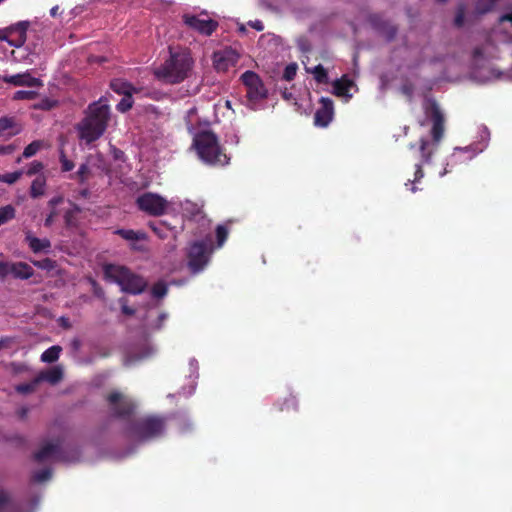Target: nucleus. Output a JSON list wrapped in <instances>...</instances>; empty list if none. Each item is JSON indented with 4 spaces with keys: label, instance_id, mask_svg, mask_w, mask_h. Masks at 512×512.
Returning a JSON list of instances; mask_svg holds the SVG:
<instances>
[{
    "label": "nucleus",
    "instance_id": "36",
    "mask_svg": "<svg viewBox=\"0 0 512 512\" xmlns=\"http://www.w3.org/2000/svg\"><path fill=\"white\" fill-rule=\"evenodd\" d=\"M216 246L222 247L224 242L227 241L228 229L224 225H218L215 229Z\"/></svg>",
    "mask_w": 512,
    "mask_h": 512
},
{
    "label": "nucleus",
    "instance_id": "44",
    "mask_svg": "<svg viewBox=\"0 0 512 512\" xmlns=\"http://www.w3.org/2000/svg\"><path fill=\"white\" fill-rule=\"evenodd\" d=\"M41 171H43V163L39 161H32L31 164L28 166V170H26V175L28 176H35V175H41Z\"/></svg>",
    "mask_w": 512,
    "mask_h": 512
},
{
    "label": "nucleus",
    "instance_id": "63",
    "mask_svg": "<svg viewBox=\"0 0 512 512\" xmlns=\"http://www.w3.org/2000/svg\"><path fill=\"white\" fill-rule=\"evenodd\" d=\"M122 313H124L128 316H132V315H134V309L127 305H122Z\"/></svg>",
    "mask_w": 512,
    "mask_h": 512
},
{
    "label": "nucleus",
    "instance_id": "47",
    "mask_svg": "<svg viewBox=\"0 0 512 512\" xmlns=\"http://www.w3.org/2000/svg\"><path fill=\"white\" fill-rule=\"evenodd\" d=\"M59 161H61L62 172H70L73 170L74 163L73 161L66 158L65 152H63V150H61V156H59Z\"/></svg>",
    "mask_w": 512,
    "mask_h": 512
},
{
    "label": "nucleus",
    "instance_id": "56",
    "mask_svg": "<svg viewBox=\"0 0 512 512\" xmlns=\"http://www.w3.org/2000/svg\"><path fill=\"white\" fill-rule=\"evenodd\" d=\"M26 41V36H20L18 35V38L16 40H11V41H8V43L11 45V46H14V47H21Z\"/></svg>",
    "mask_w": 512,
    "mask_h": 512
},
{
    "label": "nucleus",
    "instance_id": "31",
    "mask_svg": "<svg viewBox=\"0 0 512 512\" xmlns=\"http://www.w3.org/2000/svg\"><path fill=\"white\" fill-rule=\"evenodd\" d=\"M43 147L41 140H34L28 146L24 147L23 157L29 159L34 156Z\"/></svg>",
    "mask_w": 512,
    "mask_h": 512
},
{
    "label": "nucleus",
    "instance_id": "54",
    "mask_svg": "<svg viewBox=\"0 0 512 512\" xmlns=\"http://www.w3.org/2000/svg\"><path fill=\"white\" fill-rule=\"evenodd\" d=\"M149 227L153 232L157 233L158 237L164 239L165 235L162 233L161 223L150 222Z\"/></svg>",
    "mask_w": 512,
    "mask_h": 512
},
{
    "label": "nucleus",
    "instance_id": "46",
    "mask_svg": "<svg viewBox=\"0 0 512 512\" xmlns=\"http://www.w3.org/2000/svg\"><path fill=\"white\" fill-rule=\"evenodd\" d=\"M36 92L34 91H25V90H19L14 93L13 99L14 100H32L36 97Z\"/></svg>",
    "mask_w": 512,
    "mask_h": 512
},
{
    "label": "nucleus",
    "instance_id": "8",
    "mask_svg": "<svg viewBox=\"0 0 512 512\" xmlns=\"http://www.w3.org/2000/svg\"><path fill=\"white\" fill-rule=\"evenodd\" d=\"M136 206L139 211L152 217H158L164 215L167 210V200L157 193L144 192L136 198Z\"/></svg>",
    "mask_w": 512,
    "mask_h": 512
},
{
    "label": "nucleus",
    "instance_id": "43",
    "mask_svg": "<svg viewBox=\"0 0 512 512\" xmlns=\"http://www.w3.org/2000/svg\"><path fill=\"white\" fill-rule=\"evenodd\" d=\"M29 22L21 21L9 27L11 33H18L20 36H26Z\"/></svg>",
    "mask_w": 512,
    "mask_h": 512
},
{
    "label": "nucleus",
    "instance_id": "6",
    "mask_svg": "<svg viewBox=\"0 0 512 512\" xmlns=\"http://www.w3.org/2000/svg\"><path fill=\"white\" fill-rule=\"evenodd\" d=\"M85 126L83 128H107L113 123V117L107 99L101 97L98 101L88 106L87 116L85 118ZM77 128H82L78 125Z\"/></svg>",
    "mask_w": 512,
    "mask_h": 512
},
{
    "label": "nucleus",
    "instance_id": "18",
    "mask_svg": "<svg viewBox=\"0 0 512 512\" xmlns=\"http://www.w3.org/2000/svg\"><path fill=\"white\" fill-rule=\"evenodd\" d=\"M34 460L42 463L47 460H60V445L58 443H47L38 449L34 454Z\"/></svg>",
    "mask_w": 512,
    "mask_h": 512
},
{
    "label": "nucleus",
    "instance_id": "29",
    "mask_svg": "<svg viewBox=\"0 0 512 512\" xmlns=\"http://www.w3.org/2000/svg\"><path fill=\"white\" fill-rule=\"evenodd\" d=\"M31 263L37 269L48 271V272L52 271L53 269H55L57 267V262H55V260L50 259V258H44L42 260H33V261H31Z\"/></svg>",
    "mask_w": 512,
    "mask_h": 512
},
{
    "label": "nucleus",
    "instance_id": "30",
    "mask_svg": "<svg viewBox=\"0 0 512 512\" xmlns=\"http://www.w3.org/2000/svg\"><path fill=\"white\" fill-rule=\"evenodd\" d=\"M15 214L16 210H14L13 206L11 205L0 207V226L13 220Z\"/></svg>",
    "mask_w": 512,
    "mask_h": 512
},
{
    "label": "nucleus",
    "instance_id": "39",
    "mask_svg": "<svg viewBox=\"0 0 512 512\" xmlns=\"http://www.w3.org/2000/svg\"><path fill=\"white\" fill-rule=\"evenodd\" d=\"M21 176V171H14L12 173L2 174L0 176V182L6 185H13L14 183H16V181H18L21 178Z\"/></svg>",
    "mask_w": 512,
    "mask_h": 512
},
{
    "label": "nucleus",
    "instance_id": "17",
    "mask_svg": "<svg viewBox=\"0 0 512 512\" xmlns=\"http://www.w3.org/2000/svg\"><path fill=\"white\" fill-rule=\"evenodd\" d=\"M1 79L3 82L14 86L40 87L43 85L39 78L31 76L28 72L11 76H3Z\"/></svg>",
    "mask_w": 512,
    "mask_h": 512
},
{
    "label": "nucleus",
    "instance_id": "38",
    "mask_svg": "<svg viewBox=\"0 0 512 512\" xmlns=\"http://www.w3.org/2000/svg\"><path fill=\"white\" fill-rule=\"evenodd\" d=\"M79 213V206H73V209L65 211L64 222L67 227H74L76 225V218L74 217Z\"/></svg>",
    "mask_w": 512,
    "mask_h": 512
},
{
    "label": "nucleus",
    "instance_id": "16",
    "mask_svg": "<svg viewBox=\"0 0 512 512\" xmlns=\"http://www.w3.org/2000/svg\"><path fill=\"white\" fill-rule=\"evenodd\" d=\"M488 142V130H482L481 140L478 142H474L472 144L466 145L464 147H456L454 148V153H468L467 158L464 161L471 160L474 156L481 153L486 147ZM455 158V154H452V159Z\"/></svg>",
    "mask_w": 512,
    "mask_h": 512
},
{
    "label": "nucleus",
    "instance_id": "23",
    "mask_svg": "<svg viewBox=\"0 0 512 512\" xmlns=\"http://www.w3.org/2000/svg\"><path fill=\"white\" fill-rule=\"evenodd\" d=\"M12 275L15 279L28 280L33 276V269L25 262H13Z\"/></svg>",
    "mask_w": 512,
    "mask_h": 512
},
{
    "label": "nucleus",
    "instance_id": "53",
    "mask_svg": "<svg viewBox=\"0 0 512 512\" xmlns=\"http://www.w3.org/2000/svg\"><path fill=\"white\" fill-rule=\"evenodd\" d=\"M61 203H63V196L57 195L48 201V207H50V209H55Z\"/></svg>",
    "mask_w": 512,
    "mask_h": 512
},
{
    "label": "nucleus",
    "instance_id": "34",
    "mask_svg": "<svg viewBox=\"0 0 512 512\" xmlns=\"http://www.w3.org/2000/svg\"><path fill=\"white\" fill-rule=\"evenodd\" d=\"M150 294L152 297L156 299H162L167 294V285L163 281H159L152 286V290H150Z\"/></svg>",
    "mask_w": 512,
    "mask_h": 512
},
{
    "label": "nucleus",
    "instance_id": "24",
    "mask_svg": "<svg viewBox=\"0 0 512 512\" xmlns=\"http://www.w3.org/2000/svg\"><path fill=\"white\" fill-rule=\"evenodd\" d=\"M44 188H46V177L43 174H39L32 180L29 195L33 199H38L44 195Z\"/></svg>",
    "mask_w": 512,
    "mask_h": 512
},
{
    "label": "nucleus",
    "instance_id": "49",
    "mask_svg": "<svg viewBox=\"0 0 512 512\" xmlns=\"http://www.w3.org/2000/svg\"><path fill=\"white\" fill-rule=\"evenodd\" d=\"M9 274H11V263L0 261V280H4Z\"/></svg>",
    "mask_w": 512,
    "mask_h": 512
},
{
    "label": "nucleus",
    "instance_id": "51",
    "mask_svg": "<svg viewBox=\"0 0 512 512\" xmlns=\"http://www.w3.org/2000/svg\"><path fill=\"white\" fill-rule=\"evenodd\" d=\"M57 215V209L51 208L50 214L46 215L45 222H43V225H45V227L50 228L52 223H54V218H56Z\"/></svg>",
    "mask_w": 512,
    "mask_h": 512
},
{
    "label": "nucleus",
    "instance_id": "33",
    "mask_svg": "<svg viewBox=\"0 0 512 512\" xmlns=\"http://www.w3.org/2000/svg\"><path fill=\"white\" fill-rule=\"evenodd\" d=\"M51 476V470L49 468H45L34 472V474H32L31 480L32 483H45L47 480L51 479Z\"/></svg>",
    "mask_w": 512,
    "mask_h": 512
},
{
    "label": "nucleus",
    "instance_id": "60",
    "mask_svg": "<svg viewBox=\"0 0 512 512\" xmlns=\"http://www.w3.org/2000/svg\"><path fill=\"white\" fill-rule=\"evenodd\" d=\"M81 340L78 339V338H75L72 340V342H70V346H72V349L75 350V351H78L79 349H81Z\"/></svg>",
    "mask_w": 512,
    "mask_h": 512
},
{
    "label": "nucleus",
    "instance_id": "19",
    "mask_svg": "<svg viewBox=\"0 0 512 512\" xmlns=\"http://www.w3.org/2000/svg\"><path fill=\"white\" fill-rule=\"evenodd\" d=\"M369 21L374 28L381 31L386 36L387 40L390 41L396 36L397 28L385 20L380 14L371 15Z\"/></svg>",
    "mask_w": 512,
    "mask_h": 512
},
{
    "label": "nucleus",
    "instance_id": "58",
    "mask_svg": "<svg viewBox=\"0 0 512 512\" xmlns=\"http://www.w3.org/2000/svg\"><path fill=\"white\" fill-rule=\"evenodd\" d=\"M14 148L12 145H0V155H10L13 152Z\"/></svg>",
    "mask_w": 512,
    "mask_h": 512
},
{
    "label": "nucleus",
    "instance_id": "32",
    "mask_svg": "<svg viewBox=\"0 0 512 512\" xmlns=\"http://www.w3.org/2000/svg\"><path fill=\"white\" fill-rule=\"evenodd\" d=\"M496 0H478L476 3L475 11L477 14L483 15L493 9Z\"/></svg>",
    "mask_w": 512,
    "mask_h": 512
},
{
    "label": "nucleus",
    "instance_id": "25",
    "mask_svg": "<svg viewBox=\"0 0 512 512\" xmlns=\"http://www.w3.org/2000/svg\"><path fill=\"white\" fill-rule=\"evenodd\" d=\"M353 81L343 76L341 79L335 80L333 83V92L337 96L351 97L348 94L349 89L353 86Z\"/></svg>",
    "mask_w": 512,
    "mask_h": 512
},
{
    "label": "nucleus",
    "instance_id": "4",
    "mask_svg": "<svg viewBox=\"0 0 512 512\" xmlns=\"http://www.w3.org/2000/svg\"><path fill=\"white\" fill-rule=\"evenodd\" d=\"M105 275L119 285L122 291L131 295H139L147 287V282L141 276L125 266L108 265L105 268Z\"/></svg>",
    "mask_w": 512,
    "mask_h": 512
},
{
    "label": "nucleus",
    "instance_id": "20",
    "mask_svg": "<svg viewBox=\"0 0 512 512\" xmlns=\"http://www.w3.org/2000/svg\"><path fill=\"white\" fill-rule=\"evenodd\" d=\"M63 373L60 367H51L50 369L43 370L32 379L35 383L47 382L51 385H56L62 380Z\"/></svg>",
    "mask_w": 512,
    "mask_h": 512
},
{
    "label": "nucleus",
    "instance_id": "21",
    "mask_svg": "<svg viewBox=\"0 0 512 512\" xmlns=\"http://www.w3.org/2000/svg\"><path fill=\"white\" fill-rule=\"evenodd\" d=\"M26 242H28L29 249L32 253L37 254L41 252H47L51 249V241L47 238H37L32 234H26Z\"/></svg>",
    "mask_w": 512,
    "mask_h": 512
},
{
    "label": "nucleus",
    "instance_id": "59",
    "mask_svg": "<svg viewBox=\"0 0 512 512\" xmlns=\"http://www.w3.org/2000/svg\"><path fill=\"white\" fill-rule=\"evenodd\" d=\"M9 34H11L9 28H7V29H0V40L1 41H6V42L10 41L9 38H8Z\"/></svg>",
    "mask_w": 512,
    "mask_h": 512
},
{
    "label": "nucleus",
    "instance_id": "55",
    "mask_svg": "<svg viewBox=\"0 0 512 512\" xmlns=\"http://www.w3.org/2000/svg\"><path fill=\"white\" fill-rule=\"evenodd\" d=\"M297 43H298V47L303 52H307V51L310 50V45H309L308 40L306 38H303V37L299 38Z\"/></svg>",
    "mask_w": 512,
    "mask_h": 512
},
{
    "label": "nucleus",
    "instance_id": "2",
    "mask_svg": "<svg viewBox=\"0 0 512 512\" xmlns=\"http://www.w3.org/2000/svg\"><path fill=\"white\" fill-rule=\"evenodd\" d=\"M193 147L199 159L207 165L224 166L228 158L222 152L216 135L211 130H199L193 138Z\"/></svg>",
    "mask_w": 512,
    "mask_h": 512
},
{
    "label": "nucleus",
    "instance_id": "28",
    "mask_svg": "<svg viewBox=\"0 0 512 512\" xmlns=\"http://www.w3.org/2000/svg\"><path fill=\"white\" fill-rule=\"evenodd\" d=\"M40 383L41 382H35L34 380H31L26 383H20L15 386V391L20 395H28L35 392L36 388Z\"/></svg>",
    "mask_w": 512,
    "mask_h": 512
},
{
    "label": "nucleus",
    "instance_id": "3",
    "mask_svg": "<svg viewBox=\"0 0 512 512\" xmlns=\"http://www.w3.org/2000/svg\"><path fill=\"white\" fill-rule=\"evenodd\" d=\"M164 429V417L153 415L139 417L128 422L127 436L138 442H146L161 437Z\"/></svg>",
    "mask_w": 512,
    "mask_h": 512
},
{
    "label": "nucleus",
    "instance_id": "40",
    "mask_svg": "<svg viewBox=\"0 0 512 512\" xmlns=\"http://www.w3.org/2000/svg\"><path fill=\"white\" fill-rule=\"evenodd\" d=\"M296 409H298V402L296 401V398L293 395H290L289 397L284 399V402H282L278 408L279 411H296Z\"/></svg>",
    "mask_w": 512,
    "mask_h": 512
},
{
    "label": "nucleus",
    "instance_id": "11",
    "mask_svg": "<svg viewBox=\"0 0 512 512\" xmlns=\"http://www.w3.org/2000/svg\"><path fill=\"white\" fill-rule=\"evenodd\" d=\"M426 124L432 128H443L445 116L439 104L434 99H426L423 104Z\"/></svg>",
    "mask_w": 512,
    "mask_h": 512
},
{
    "label": "nucleus",
    "instance_id": "50",
    "mask_svg": "<svg viewBox=\"0 0 512 512\" xmlns=\"http://www.w3.org/2000/svg\"><path fill=\"white\" fill-rule=\"evenodd\" d=\"M15 126H17V123L15 122L14 118H8V117L0 118V128L1 129L14 128Z\"/></svg>",
    "mask_w": 512,
    "mask_h": 512
},
{
    "label": "nucleus",
    "instance_id": "62",
    "mask_svg": "<svg viewBox=\"0 0 512 512\" xmlns=\"http://www.w3.org/2000/svg\"><path fill=\"white\" fill-rule=\"evenodd\" d=\"M473 57L474 59H480L483 57V50L480 47H477L473 50Z\"/></svg>",
    "mask_w": 512,
    "mask_h": 512
},
{
    "label": "nucleus",
    "instance_id": "5",
    "mask_svg": "<svg viewBox=\"0 0 512 512\" xmlns=\"http://www.w3.org/2000/svg\"><path fill=\"white\" fill-rule=\"evenodd\" d=\"M444 130H429L427 135L420 138L421 161L416 163L415 178L408 180L410 183L421 181L424 177L422 165L430 163L431 156L435 153L439 143L443 140Z\"/></svg>",
    "mask_w": 512,
    "mask_h": 512
},
{
    "label": "nucleus",
    "instance_id": "15",
    "mask_svg": "<svg viewBox=\"0 0 512 512\" xmlns=\"http://www.w3.org/2000/svg\"><path fill=\"white\" fill-rule=\"evenodd\" d=\"M321 107L317 109L314 116V122L317 126H327L333 118V101L330 98H321Z\"/></svg>",
    "mask_w": 512,
    "mask_h": 512
},
{
    "label": "nucleus",
    "instance_id": "9",
    "mask_svg": "<svg viewBox=\"0 0 512 512\" xmlns=\"http://www.w3.org/2000/svg\"><path fill=\"white\" fill-rule=\"evenodd\" d=\"M209 243L204 240L194 241L188 248V268L198 274L208 263Z\"/></svg>",
    "mask_w": 512,
    "mask_h": 512
},
{
    "label": "nucleus",
    "instance_id": "26",
    "mask_svg": "<svg viewBox=\"0 0 512 512\" xmlns=\"http://www.w3.org/2000/svg\"><path fill=\"white\" fill-rule=\"evenodd\" d=\"M80 131V141L86 144L87 147H90L92 143L101 138L104 130H78Z\"/></svg>",
    "mask_w": 512,
    "mask_h": 512
},
{
    "label": "nucleus",
    "instance_id": "27",
    "mask_svg": "<svg viewBox=\"0 0 512 512\" xmlns=\"http://www.w3.org/2000/svg\"><path fill=\"white\" fill-rule=\"evenodd\" d=\"M60 352H62V348L60 346H52L43 351L42 356H40V360L44 363H53L57 361Z\"/></svg>",
    "mask_w": 512,
    "mask_h": 512
},
{
    "label": "nucleus",
    "instance_id": "61",
    "mask_svg": "<svg viewBox=\"0 0 512 512\" xmlns=\"http://www.w3.org/2000/svg\"><path fill=\"white\" fill-rule=\"evenodd\" d=\"M401 91H402L405 95H407V96H409V97H411V96H412V93H413V89H412V87H411L410 85H403V86L401 87Z\"/></svg>",
    "mask_w": 512,
    "mask_h": 512
},
{
    "label": "nucleus",
    "instance_id": "35",
    "mask_svg": "<svg viewBox=\"0 0 512 512\" xmlns=\"http://www.w3.org/2000/svg\"><path fill=\"white\" fill-rule=\"evenodd\" d=\"M13 509L10 492L0 489V511Z\"/></svg>",
    "mask_w": 512,
    "mask_h": 512
},
{
    "label": "nucleus",
    "instance_id": "57",
    "mask_svg": "<svg viewBox=\"0 0 512 512\" xmlns=\"http://www.w3.org/2000/svg\"><path fill=\"white\" fill-rule=\"evenodd\" d=\"M248 25L257 31H262L264 29V25L260 20L249 21Z\"/></svg>",
    "mask_w": 512,
    "mask_h": 512
},
{
    "label": "nucleus",
    "instance_id": "13",
    "mask_svg": "<svg viewBox=\"0 0 512 512\" xmlns=\"http://www.w3.org/2000/svg\"><path fill=\"white\" fill-rule=\"evenodd\" d=\"M182 18L189 28L204 35H211L218 26L216 21L212 19H201L196 15L184 14Z\"/></svg>",
    "mask_w": 512,
    "mask_h": 512
},
{
    "label": "nucleus",
    "instance_id": "7",
    "mask_svg": "<svg viewBox=\"0 0 512 512\" xmlns=\"http://www.w3.org/2000/svg\"><path fill=\"white\" fill-rule=\"evenodd\" d=\"M241 78L247 87V106L252 110L262 109L263 105L261 103L267 97V90L260 77L253 71H246Z\"/></svg>",
    "mask_w": 512,
    "mask_h": 512
},
{
    "label": "nucleus",
    "instance_id": "1",
    "mask_svg": "<svg viewBox=\"0 0 512 512\" xmlns=\"http://www.w3.org/2000/svg\"><path fill=\"white\" fill-rule=\"evenodd\" d=\"M193 60L187 52H172L170 56L155 69L157 79L167 84H177L189 76Z\"/></svg>",
    "mask_w": 512,
    "mask_h": 512
},
{
    "label": "nucleus",
    "instance_id": "37",
    "mask_svg": "<svg viewBox=\"0 0 512 512\" xmlns=\"http://www.w3.org/2000/svg\"><path fill=\"white\" fill-rule=\"evenodd\" d=\"M311 72L314 74V78L318 83L328 82L327 71L321 64L315 66Z\"/></svg>",
    "mask_w": 512,
    "mask_h": 512
},
{
    "label": "nucleus",
    "instance_id": "22",
    "mask_svg": "<svg viewBox=\"0 0 512 512\" xmlns=\"http://www.w3.org/2000/svg\"><path fill=\"white\" fill-rule=\"evenodd\" d=\"M110 88L115 93H117L119 95H123V96L129 95V94H134L138 91L131 83H129L123 79H120V78L111 80Z\"/></svg>",
    "mask_w": 512,
    "mask_h": 512
},
{
    "label": "nucleus",
    "instance_id": "14",
    "mask_svg": "<svg viewBox=\"0 0 512 512\" xmlns=\"http://www.w3.org/2000/svg\"><path fill=\"white\" fill-rule=\"evenodd\" d=\"M114 234L128 242L131 250L135 252L145 251V246L140 243L141 241L147 240V234L145 232L135 231L133 229H116Z\"/></svg>",
    "mask_w": 512,
    "mask_h": 512
},
{
    "label": "nucleus",
    "instance_id": "10",
    "mask_svg": "<svg viewBox=\"0 0 512 512\" xmlns=\"http://www.w3.org/2000/svg\"><path fill=\"white\" fill-rule=\"evenodd\" d=\"M109 406H111L112 413L118 418H126L132 415L134 412V403L131 400L126 399L119 392H111L106 397Z\"/></svg>",
    "mask_w": 512,
    "mask_h": 512
},
{
    "label": "nucleus",
    "instance_id": "52",
    "mask_svg": "<svg viewBox=\"0 0 512 512\" xmlns=\"http://www.w3.org/2000/svg\"><path fill=\"white\" fill-rule=\"evenodd\" d=\"M87 173H88V166H87V164L86 163L81 164L80 168H78V172H76V175H78V177H80V182L81 183H84L85 176H87Z\"/></svg>",
    "mask_w": 512,
    "mask_h": 512
},
{
    "label": "nucleus",
    "instance_id": "48",
    "mask_svg": "<svg viewBox=\"0 0 512 512\" xmlns=\"http://www.w3.org/2000/svg\"><path fill=\"white\" fill-rule=\"evenodd\" d=\"M56 105L57 101L45 98L42 99L38 104H36L35 107L41 110L48 111L54 108Z\"/></svg>",
    "mask_w": 512,
    "mask_h": 512
},
{
    "label": "nucleus",
    "instance_id": "12",
    "mask_svg": "<svg viewBox=\"0 0 512 512\" xmlns=\"http://www.w3.org/2000/svg\"><path fill=\"white\" fill-rule=\"evenodd\" d=\"M239 59V54L232 48H225L213 54V66L217 71L225 72L234 66Z\"/></svg>",
    "mask_w": 512,
    "mask_h": 512
},
{
    "label": "nucleus",
    "instance_id": "41",
    "mask_svg": "<svg viewBox=\"0 0 512 512\" xmlns=\"http://www.w3.org/2000/svg\"><path fill=\"white\" fill-rule=\"evenodd\" d=\"M466 6L465 4H458L456 15L454 18V25L458 28L462 27L465 22Z\"/></svg>",
    "mask_w": 512,
    "mask_h": 512
},
{
    "label": "nucleus",
    "instance_id": "45",
    "mask_svg": "<svg viewBox=\"0 0 512 512\" xmlns=\"http://www.w3.org/2000/svg\"><path fill=\"white\" fill-rule=\"evenodd\" d=\"M296 72H297V64L296 63H291V64L287 65L284 69L283 79H285L286 81L293 80L296 76Z\"/></svg>",
    "mask_w": 512,
    "mask_h": 512
},
{
    "label": "nucleus",
    "instance_id": "64",
    "mask_svg": "<svg viewBox=\"0 0 512 512\" xmlns=\"http://www.w3.org/2000/svg\"><path fill=\"white\" fill-rule=\"evenodd\" d=\"M10 343V338L9 337H2L0 338V349H3L5 347H7V345Z\"/></svg>",
    "mask_w": 512,
    "mask_h": 512
},
{
    "label": "nucleus",
    "instance_id": "42",
    "mask_svg": "<svg viewBox=\"0 0 512 512\" xmlns=\"http://www.w3.org/2000/svg\"><path fill=\"white\" fill-rule=\"evenodd\" d=\"M133 94L124 95L120 102L117 104L116 108L118 111L124 113L132 108L133 106Z\"/></svg>",
    "mask_w": 512,
    "mask_h": 512
}]
</instances>
